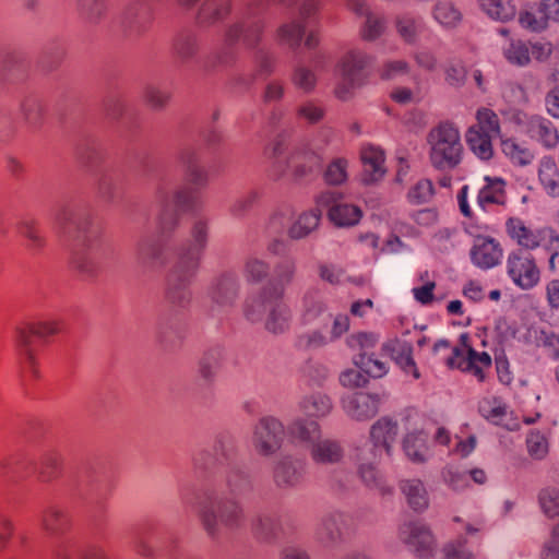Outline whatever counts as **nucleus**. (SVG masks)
<instances>
[{
    "label": "nucleus",
    "instance_id": "1",
    "mask_svg": "<svg viewBox=\"0 0 559 559\" xmlns=\"http://www.w3.org/2000/svg\"><path fill=\"white\" fill-rule=\"evenodd\" d=\"M192 464L197 471L216 474L198 500V516L206 535L218 542L224 531L243 530L247 515L239 498L253 491L254 480L239 457L236 439L227 432L217 435L212 450L193 453Z\"/></svg>",
    "mask_w": 559,
    "mask_h": 559
},
{
    "label": "nucleus",
    "instance_id": "2",
    "mask_svg": "<svg viewBox=\"0 0 559 559\" xmlns=\"http://www.w3.org/2000/svg\"><path fill=\"white\" fill-rule=\"evenodd\" d=\"M270 3L271 0H252L237 8L233 21L224 31L223 41L217 43L201 61L206 75H216L234 68L239 60L240 48L253 52L255 73L237 75L235 85L249 88L257 78L266 79L274 72V57L260 47L267 27Z\"/></svg>",
    "mask_w": 559,
    "mask_h": 559
},
{
    "label": "nucleus",
    "instance_id": "3",
    "mask_svg": "<svg viewBox=\"0 0 559 559\" xmlns=\"http://www.w3.org/2000/svg\"><path fill=\"white\" fill-rule=\"evenodd\" d=\"M177 159L185 168L188 181L193 188L177 189L173 195L169 190L175 182L170 165L153 160L143 166L144 176L155 185L156 199L160 210L157 217L158 234L168 242L169 237L179 226L180 213H194L199 209L195 190L209 182V171L201 164L200 148L191 143H183L177 151Z\"/></svg>",
    "mask_w": 559,
    "mask_h": 559
},
{
    "label": "nucleus",
    "instance_id": "4",
    "mask_svg": "<svg viewBox=\"0 0 559 559\" xmlns=\"http://www.w3.org/2000/svg\"><path fill=\"white\" fill-rule=\"evenodd\" d=\"M61 233L72 241V266L86 280L98 276L108 257L102 242V228L93 221L90 207L82 201L62 204L55 215Z\"/></svg>",
    "mask_w": 559,
    "mask_h": 559
},
{
    "label": "nucleus",
    "instance_id": "5",
    "mask_svg": "<svg viewBox=\"0 0 559 559\" xmlns=\"http://www.w3.org/2000/svg\"><path fill=\"white\" fill-rule=\"evenodd\" d=\"M430 162L438 170L454 169L462 160L463 145L459 129L450 121L432 128L427 136Z\"/></svg>",
    "mask_w": 559,
    "mask_h": 559
},
{
    "label": "nucleus",
    "instance_id": "6",
    "mask_svg": "<svg viewBox=\"0 0 559 559\" xmlns=\"http://www.w3.org/2000/svg\"><path fill=\"white\" fill-rule=\"evenodd\" d=\"M60 331V326L55 321L38 322L36 324H25L15 329V345L21 365V379L23 385L38 377L36 368L34 345L37 340H45Z\"/></svg>",
    "mask_w": 559,
    "mask_h": 559
},
{
    "label": "nucleus",
    "instance_id": "7",
    "mask_svg": "<svg viewBox=\"0 0 559 559\" xmlns=\"http://www.w3.org/2000/svg\"><path fill=\"white\" fill-rule=\"evenodd\" d=\"M281 5L289 10H298L301 21L292 20L282 24L277 28V39L280 44L288 46L293 51H297L302 38L306 35L307 27L319 24V11L322 0H276Z\"/></svg>",
    "mask_w": 559,
    "mask_h": 559
},
{
    "label": "nucleus",
    "instance_id": "8",
    "mask_svg": "<svg viewBox=\"0 0 559 559\" xmlns=\"http://www.w3.org/2000/svg\"><path fill=\"white\" fill-rule=\"evenodd\" d=\"M267 154L274 159V165L281 174L292 170L297 181L311 180L322 169L323 159L318 153L300 148L286 156L283 141L280 139L273 143L271 152Z\"/></svg>",
    "mask_w": 559,
    "mask_h": 559
},
{
    "label": "nucleus",
    "instance_id": "9",
    "mask_svg": "<svg viewBox=\"0 0 559 559\" xmlns=\"http://www.w3.org/2000/svg\"><path fill=\"white\" fill-rule=\"evenodd\" d=\"M372 63V57L358 48L346 51L336 64L340 83L335 88L337 98L346 100L352 91L361 86Z\"/></svg>",
    "mask_w": 559,
    "mask_h": 559
},
{
    "label": "nucleus",
    "instance_id": "10",
    "mask_svg": "<svg viewBox=\"0 0 559 559\" xmlns=\"http://www.w3.org/2000/svg\"><path fill=\"white\" fill-rule=\"evenodd\" d=\"M68 487L73 495L85 501L92 512L102 513L105 510L110 488L92 467L85 466L72 474L68 479Z\"/></svg>",
    "mask_w": 559,
    "mask_h": 559
},
{
    "label": "nucleus",
    "instance_id": "11",
    "mask_svg": "<svg viewBox=\"0 0 559 559\" xmlns=\"http://www.w3.org/2000/svg\"><path fill=\"white\" fill-rule=\"evenodd\" d=\"M198 267L175 260L166 278L165 299L177 311L186 310L192 301L190 285Z\"/></svg>",
    "mask_w": 559,
    "mask_h": 559
},
{
    "label": "nucleus",
    "instance_id": "12",
    "mask_svg": "<svg viewBox=\"0 0 559 559\" xmlns=\"http://www.w3.org/2000/svg\"><path fill=\"white\" fill-rule=\"evenodd\" d=\"M240 289L241 282L236 271L226 270L214 276L207 287V297L212 302L211 316L216 317L222 310L233 308Z\"/></svg>",
    "mask_w": 559,
    "mask_h": 559
},
{
    "label": "nucleus",
    "instance_id": "13",
    "mask_svg": "<svg viewBox=\"0 0 559 559\" xmlns=\"http://www.w3.org/2000/svg\"><path fill=\"white\" fill-rule=\"evenodd\" d=\"M135 261L145 272L164 269L168 263V242L163 237L143 234L135 246Z\"/></svg>",
    "mask_w": 559,
    "mask_h": 559
},
{
    "label": "nucleus",
    "instance_id": "14",
    "mask_svg": "<svg viewBox=\"0 0 559 559\" xmlns=\"http://www.w3.org/2000/svg\"><path fill=\"white\" fill-rule=\"evenodd\" d=\"M284 438V425L273 416H264L253 428L252 445L258 454L271 456L280 451Z\"/></svg>",
    "mask_w": 559,
    "mask_h": 559
},
{
    "label": "nucleus",
    "instance_id": "15",
    "mask_svg": "<svg viewBox=\"0 0 559 559\" xmlns=\"http://www.w3.org/2000/svg\"><path fill=\"white\" fill-rule=\"evenodd\" d=\"M210 237V221L204 216H195L191 228L190 239L176 251V259L199 269Z\"/></svg>",
    "mask_w": 559,
    "mask_h": 559
},
{
    "label": "nucleus",
    "instance_id": "16",
    "mask_svg": "<svg viewBox=\"0 0 559 559\" xmlns=\"http://www.w3.org/2000/svg\"><path fill=\"white\" fill-rule=\"evenodd\" d=\"M308 463L305 459L295 455H284L273 466L272 479L280 490L299 488L306 479Z\"/></svg>",
    "mask_w": 559,
    "mask_h": 559
},
{
    "label": "nucleus",
    "instance_id": "17",
    "mask_svg": "<svg viewBox=\"0 0 559 559\" xmlns=\"http://www.w3.org/2000/svg\"><path fill=\"white\" fill-rule=\"evenodd\" d=\"M397 433V421L383 416L370 427L369 441L358 448L367 450L373 457H382L383 454L391 457Z\"/></svg>",
    "mask_w": 559,
    "mask_h": 559
},
{
    "label": "nucleus",
    "instance_id": "18",
    "mask_svg": "<svg viewBox=\"0 0 559 559\" xmlns=\"http://www.w3.org/2000/svg\"><path fill=\"white\" fill-rule=\"evenodd\" d=\"M507 271L512 282L522 289H531L539 282V270L528 251L516 249L509 253Z\"/></svg>",
    "mask_w": 559,
    "mask_h": 559
},
{
    "label": "nucleus",
    "instance_id": "19",
    "mask_svg": "<svg viewBox=\"0 0 559 559\" xmlns=\"http://www.w3.org/2000/svg\"><path fill=\"white\" fill-rule=\"evenodd\" d=\"M348 516L338 510L325 512L319 520L314 538L324 548H336L345 542Z\"/></svg>",
    "mask_w": 559,
    "mask_h": 559
},
{
    "label": "nucleus",
    "instance_id": "20",
    "mask_svg": "<svg viewBox=\"0 0 559 559\" xmlns=\"http://www.w3.org/2000/svg\"><path fill=\"white\" fill-rule=\"evenodd\" d=\"M399 537L418 558L432 557L436 548L435 538L429 527L420 521L403 523L399 528Z\"/></svg>",
    "mask_w": 559,
    "mask_h": 559
},
{
    "label": "nucleus",
    "instance_id": "21",
    "mask_svg": "<svg viewBox=\"0 0 559 559\" xmlns=\"http://www.w3.org/2000/svg\"><path fill=\"white\" fill-rule=\"evenodd\" d=\"M212 47L201 58L199 57L201 50L200 36L192 29H181L177 32L169 46L171 57L181 66H188L191 63H198L199 68L204 74V70L201 68L202 59L213 49Z\"/></svg>",
    "mask_w": 559,
    "mask_h": 559
},
{
    "label": "nucleus",
    "instance_id": "22",
    "mask_svg": "<svg viewBox=\"0 0 559 559\" xmlns=\"http://www.w3.org/2000/svg\"><path fill=\"white\" fill-rule=\"evenodd\" d=\"M341 194L334 191H324L317 197L318 206L329 207V218L337 227H350L359 223L362 212L359 206L347 203H337Z\"/></svg>",
    "mask_w": 559,
    "mask_h": 559
},
{
    "label": "nucleus",
    "instance_id": "23",
    "mask_svg": "<svg viewBox=\"0 0 559 559\" xmlns=\"http://www.w3.org/2000/svg\"><path fill=\"white\" fill-rule=\"evenodd\" d=\"M354 459L357 463V474L366 487L377 490L382 496L392 493V487L385 483L377 467L382 457H373L367 450L356 448Z\"/></svg>",
    "mask_w": 559,
    "mask_h": 559
},
{
    "label": "nucleus",
    "instance_id": "24",
    "mask_svg": "<svg viewBox=\"0 0 559 559\" xmlns=\"http://www.w3.org/2000/svg\"><path fill=\"white\" fill-rule=\"evenodd\" d=\"M503 249L500 242L484 235H477L474 238L469 249V259L473 265L481 270H489L502 262Z\"/></svg>",
    "mask_w": 559,
    "mask_h": 559
},
{
    "label": "nucleus",
    "instance_id": "25",
    "mask_svg": "<svg viewBox=\"0 0 559 559\" xmlns=\"http://www.w3.org/2000/svg\"><path fill=\"white\" fill-rule=\"evenodd\" d=\"M341 403L349 418L356 421H367L379 413L380 397L378 394L356 392L343 396Z\"/></svg>",
    "mask_w": 559,
    "mask_h": 559
},
{
    "label": "nucleus",
    "instance_id": "26",
    "mask_svg": "<svg viewBox=\"0 0 559 559\" xmlns=\"http://www.w3.org/2000/svg\"><path fill=\"white\" fill-rule=\"evenodd\" d=\"M347 7L358 17L365 20L360 27V34L365 40H376L384 33L385 19L373 12L365 0H347Z\"/></svg>",
    "mask_w": 559,
    "mask_h": 559
},
{
    "label": "nucleus",
    "instance_id": "27",
    "mask_svg": "<svg viewBox=\"0 0 559 559\" xmlns=\"http://www.w3.org/2000/svg\"><path fill=\"white\" fill-rule=\"evenodd\" d=\"M156 338L166 349L176 348L186 336V323L178 314L163 316L156 323Z\"/></svg>",
    "mask_w": 559,
    "mask_h": 559
},
{
    "label": "nucleus",
    "instance_id": "28",
    "mask_svg": "<svg viewBox=\"0 0 559 559\" xmlns=\"http://www.w3.org/2000/svg\"><path fill=\"white\" fill-rule=\"evenodd\" d=\"M526 135L542 144L545 148H554L559 143V133L555 124L547 118L533 115L524 122Z\"/></svg>",
    "mask_w": 559,
    "mask_h": 559
},
{
    "label": "nucleus",
    "instance_id": "29",
    "mask_svg": "<svg viewBox=\"0 0 559 559\" xmlns=\"http://www.w3.org/2000/svg\"><path fill=\"white\" fill-rule=\"evenodd\" d=\"M296 270V259L289 255L283 257L274 265L273 277L264 285L265 293L282 298L286 286L293 282Z\"/></svg>",
    "mask_w": 559,
    "mask_h": 559
},
{
    "label": "nucleus",
    "instance_id": "30",
    "mask_svg": "<svg viewBox=\"0 0 559 559\" xmlns=\"http://www.w3.org/2000/svg\"><path fill=\"white\" fill-rule=\"evenodd\" d=\"M382 349L405 373H411L415 379H419L420 374L413 358L412 343L405 340L394 338L385 342L382 345Z\"/></svg>",
    "mask_w": 559,
    "mask_h": 559
},
{
    "label": "nucleus",
    "instance_id": "31",
    "mask_svg": "<svg viewBox=\"0 0 559 559\" xmlns=\"http://www.w3.org/2000/svg\"><path fill=\"white\" fill-rule=\"evenodd\" d=\"M250 528L258 540L274 544L278 539L281 524L276 514L269 510H262L251 519Z\"/></svg>",
    "mask_w": 559,
    "mask_h": 559
},
{
    "label": "nucleus",
    "instance_id": "32",
    "mask_svg": "<svg viewBox=\"0 0 559 559\" xmlns=\"http://www.w3.org/2000/svg\"><path fill=\"white\" fill-rule=\"evenodd\" d=\"M287 432L293 442L308 450L322 436L319 423L310 418H296L288 425Z\"/></svg>",
    "mask_w": 559,
    "mask_h": 559
},
{
    "label": "nucleus",
    "instance_id": "33",
    "mask_svg": "<svg viewBox=\"0 0 559 559\" xmlns=\"http://www.w3.org/2000/svg\"><path fill=\"white\" fill-rule=\"evenodd\" d=\"M225 348L221 344L207 347L198 361V376L205 383L214 382L224 359Z\"/></svg>",
    "mask_w": 559,
    "mask_h": 559
},
{
    "label": "nucleus",
    "instance_id": "34",
    "mask_svg": "<svg viewBox=\"0 0 559 559\" xmlns=\"http://www.w3.org/2000/svg\"><path fill=\"white\" fill-rule=\"evenodd\" d=\"M543 16L537 19L535 14L524 11L519 15L522 27L532 32H540L547 26V20L559 22V0H539Z\"/></svg>",
    "mask_w": 559,
    "mask_h": 559
},
{
    "label": "nucleus",
    "instance_id": "35",
    "mask_svg": "<svg viewBox=\"0 0 559 559\" xmlns=\"http://www.w3.org/2000/svg\"><path fill=\"white\" fill-rule=\"evenodd\" d=\"M51 559H107L105 550L96 545L80 549L70 542H59L51 545Z\"/></svg>",
    "mask_w": 559,
    "mask_h": 559
},
{
    "label": "nucleus",
    "instance_id": "36",
    "mask_svg": "<svg viewBox=\"0 0 559 559\" xmlns=\"http://www.w3.org/2000/svg\"><path fill=\"white\" fill-rule=\"evenodd\" d=\"M506 230L510 238L523 250H534L539 247L542 238L540 230H533L525 226L524 222L519 217H510L506 223Z\"/></svg>",
    "mask_w": 559,
    "mask_h": 559
},
{
    "label": "nucleus",
    "instance_id": "37",
    "mask_svg": "<svg viewBox=\"0 0 559 559\" xmlns=\"http://www.w3.org/2000/svg\"><path fill=\"white\" fill-rule=\"evenodd\" d=\"M361 162L364 164L361 180L365 185H371L382 179L385 174L383 167L384 153L382 150L374 146L362 148Z\"/></svg>",
    "mask_w": 559,
    "mask_h": 559
},
{
    "label": "nucleus",
    "instance_id": "38",
    "mask_svg": "<svg viewBox=\"0 0 559 559\" xmlns=\"http://www.w3.org/2000/svg\"><path fill=\"white\" fill-rule=\"evenodd\" d=\"M39 521L43 530L50 537H59L64 534L70 526L68 513L58 506H47L43 509Z\"/></svg>",
    "mask_w": 559,
    "mask_h": 559
},
{
    "label": "nucleus",
    "instance_id": "39",
    "mask_svg": "<svg viewBox=\"0 0 559 559\" xmlns=\"http://www.w3.org/2000/svg\"><path fill=\"white\" fill-rule=\"evenodd\" d=\"M75 154L80 164L91 173H94L105 158L100 143L91 136L80 140Z\"/></svg>",
    "mask_w": 559,
    "mask_h": 559
},
{
    "label": "nucleus",
    "instance_id": "40",
    "mask_svg": "<svg viewBox=\"0 0 559 559\" xmlns=\"http://www.w3.org/2000/svg\"><path fill=\"white\" fill-rule=\"evenodd\" d=\"M311 460L317 464H336L342 461L344 450L338 441L322 439V436L309 449Z\"/></svg>",
    "mask_w": 559,
    "mask_h": 559
},
{
    "label": "nucleus",
    "instance_id": "41",
    "mask_svg": "<svg viewBox=\"0 0 559 559\" xmlns=\"http://www.w3.org/2000/svg\"><path fill=\"white\" fill-rule=\"evenodd\" d=\"M274 299H282L278 296L265 293V286H263L258 295L248 297L243 304V316L247 321L251 323L261 322L264 318L271 304Z\"/></svg>",
    "mask_w": 559,
    "mask_h": 559
},
{
    "label": "nucleus",
    "instance_id": "42",
    "mask_svg": "<svg viewBox=\"0 0 559 559\" xmlns=\"http://www.w3.org/2000/svg\"><path fill=\"white\" fill-rule=\"evenodd\" d=\"M290 319L288 306L282 299H274L265 317V330L275 335L283 334L289 329Z\"/></svg>",
    "mask_w": 559,
    "mask_h": 559
},
{
    "label": "nucleus",
    "instance_id": "43",
    "mask_svg": "<svg viewBox=\"0 0 559 559\" xmlns=\"http://www.w3.org/2000/svg\"><path fill=\"white\" fill-rule=\"evenodd\" d=\"M428 435L423 430L408 432L403 438L402 448L413 463L421 464L428 460Z\"/></svg>",
    "mask_w": 559,
    "mask_h": 559
},
{
    "label": "nucleus",
    "instance_id": "44",
    "mask_svg": "<svg viewBox=\"0 0 559 559\" xmlns=\"http://www.w3.org/2000/svg\"><path fill=\"white\" fill-rule=\"evenodd\" d=\"M322 206H318L301 213L288 229V236L293 240H300L310 236L318 227L322 216Z\"/></svg>",
    "mask_w": 559,
    "mask_h": 559
},
{
    "label": "nucleus",
    "instance_id": "45",
    "mask_svg": "<svg viewBox=\"0 0 559 559\" xmlns=\"http://www.w3.org/2000/svg\"><path fill=\"white\" fill-rule=\"evenodd\" d=\"M16 230L25 239V247L34 252H39L46 243V239L39 229V222L32 216H24L16 223Z\"/></svg>",
    "mask_w": 559,
    "mask_h": 559
},
{
    "label": "nucleus",
    "instance_id": "46",
    "mask_svg": "<svg viewBox=\"0 0 559 559\" xmlns=\"http://www.w3.org/2000/svg\"><path fill=\"white\" fill-rule=\"evenodd\" d=\"M400 489L407 504L415 512H423L429 506V497L424 483L419 479H405L400 483Z\"/></svg>",
    "mask_w": 559,
    "mask_h": 559
},
{
    "label": "nucleus",
    "instance_id": "47",
    "mask_svg": "<svg viewBox=\"0 0 559 559\" xmlns=\"http://www.w3.org/2000/svg\"><path fill=\"white\" fill-rule=\"evenodd\" d=\"M538 179L549 197H559V168L554 157L544 156L539 160Z\"/></svg>",
    "mask_w": 559,
    "mask_h": 559
},
{
    "label": "nucleus",
    "instance_id": "48",
    "mask_svg": "<svg viewBox=\"0 0 559 559\" xmlns=\"http://www.w3.org/2000/svg\"><path fill=\"white\" fill-rule=\"evenodd\" d=\"M304 324H311L319 318L323 317L322 322L324 326L332 320V314L328 313V308L323 299L316 293H307L304 297Z\"/></svg>",
    "mask_w": 559,
    "mask_h": 559
},
{
    "label": "nucleus",
    "instance_id": "49",
    "mask_svg": "<svg viewBox=\"0 0 559 559\" xmlns=\"http://www.w3.org/2000/svg\"><path fill=\"white\" fill-rule=\"evenodd\" d=\"M124 176L120 173L104 174L97 183L98 197L107 203H114L122 195Z\"/></svg>",
    "mask_w": 559,
    "mask_h": 559
},
{
    "label": "nucleus",
    "instance_id": "50",
    "mask_svg": "<svg viewBox=\"0 0 559 559\" xmlns=\"http://www.w3.org/2000/svg\"><path fill=\"white\" fill-rule=\"evenodd\" d=\"M300 408L309 417L321 418L331 413L333 403L330 396L318 392L305 396L300 402Z\"/></svg>",
    "mask_w": 559,
    "mask_h": 559
},
{
    "label": "nucleus",
    "instance_id": "51",
    "mask_svg": "<svg viewBox=\"0 0 559 559\" xmlns=\"http://www.w3.org/2000/svg\"><path fill=\"white\" fill-rule=\"evenodd\" d=\"M466 142L471 151L480 159L488 160L492 157L489 134L481 132L476 127H471L466 132Z\"/></svg>",
    "mask_w": 559,
    "mask_h": 559
},
{
    "label": "nucleus",
    "instance_id": "52",
    "mask_svg": "<svg viewBox=\"0 0 559 559\" xmlns=\"http://www.w3.org/2000/svg\"><path fill=\"white\" fill-rule=\"evenodd\" d=\"M78 11L90 25L99 24L107 15V0H76Z\"/></svg>",
    "mask_w": 559,
    "mask_h": 559
},
{
    "label": "nucleus",
    "instance_id": "53",
    "mask_svg": "<svg viewBox=\"0 0 559 559\" xmlns=\"http://www.w3.org/2000/svg\"><path fill=\"white\" fill-rule=\"evenodd\" d=\"M104 114L114 121H122L129 123L132 120V115L129 114L127 105L122 97L118 94L107 95L102 104Z\"/></svg>",
    "mask_w": 559,
    "mask_h": 559
},
{
    "label": "nucleus",
    "instance_id": "54",
    "mask_svg": "<svg viewBox=\"0 0 559 559\" xmlns=\"http://www.w3.org/2000/svg\"><path fill=\"white\" fill-rule=\"evenodd\" d=\"M491 357L487 352H477L473 347H468V355L463 360L465 367H462L463 370L473 373L478 381L485 380L484 368L491 367Z\"/></svg>",
    "mask_w": 559,
    "mask_h": 559
},
{
    "label": "nucleus",
    "instance_id": "55",
    "mask_svg": "<svg viewBox=\"0 0 559 559\" xmlns=\"http://www.w3.org/2000/svg\"><path fill=\"white\" fill-rule=\"evenodd\" d=\"M354 365L369 378H381L388 372L386 364L374 357L373 353L356 354L353 357Z\"/></svg>",
    "mask_w": 559,
    "mask_h": 559
},
{
    "label": "nucleus",
    "instance_id": "56",
    "mask_svg": "<svg viewBox=\"0 0 559 559\" xmlns=\"http://www.w3.org/2000/svg\"><path fill=\"white\" fill-rule=\"evenodd\" d=\"M481 9L493 20L507 22L514 17L515 7L510 0H479Z\"/></svg>",
    "mask_w": 559,
    "mask_h": 559
},
{
    "label": "nucleus",
    "instance_id": "57",
    "mask_svg": "<svg viewBox=\"0 0 559 559\" xmlns=\"http://www.w3.org/2000/svg\"><path fill=\"white\" fill-rule=\"evenodd\" d=\"M485 179L488 183L480 189L477 197L478 205L484 210L488 204H501V197L504 193L502 188L504 182L502 179H491L490 177H486Z\"/></svg>",
    "mask_w": 559,
    "mask_h": 559
},
{
    "label": "nucleus",
    "instance_id": "58",
    "mask_svg": "<svg viewBox=\"0 0 559 559\" xmlns=\"http://www.w3.org/2000/svg\"><path fill=\"white\" fill-rule=\"evenodd\" d=\"M441 478L444 485L455 492H461L469 486L467 471L455 465H447L441 471Z\"/></svg>",
    "mask_w": 559,
    "mask_h": 559
},
{
    "label": "nucleus",
    "instance_id": "59",
    "mask_svg": "<svg viewBox=\"0 0 559 559\" xmlns=\"http://www.w3.org/2000/svg\"><path fill=\"white\" fill-rule=\"evenodd\" d=\"M396 29L407 44H414L423 29V21L419 16L403 14L396 19Z\"/></svg>",
    "mask_w": 559,
    "mask_h": 559
},
{
    "label": "nucleus",
    "instance_id": "60",
    "mask_svg": "<svg viewBox=\"0 0 559 559\" xmlns=\"http://www.w3.org/2000/svg\"><path fill=\"white\" fill-rule=\"evenodd\" d=\"M324 324L320 329L298 335L296 338V347L301 350L317 349L332 343L329 333L324 332Z\"/></svg>",
    "mask_w": 559,
    "mask_h": 559
},
{
    "label": "nucleus",
    "instance_id": "61",
    "mask_svg": "<svg viewBox=\"0 0 559 559\" xmlns=\"http://www.w3.org/2000/svg\"><path fill=\"white\" fill-rule=\"evenodd\" d=\"M501 150L503 154L510 158L513 164L526 166L534 159V154L527 147L521 146L513 139L501 141Z\"/></svg>",
    "mask_w": 559,
    "mask_h": 559
},
{
    "label": "nucleus",
    "instance_id": "62",
    "mask_svg": "<svg viewBox=\"0 0 559 559\" xmlns=\"http://www.w3.org/2000/svg\"><path fill=\"white\" fill-rule=\"evenodd\" d=\"M61 467V456L55 450L45 452L41 456L39 477L43 481H49L58 477Z\"/></svg>",
    "mask_w": 559,
    "mask_h": 559
},
{
    "label": "nucleus",
    "instance_id": "63",
    "mask_svg": "<svg viewBox=\"0 0 559 559\" xmlns=\"http://www.w3.org/2000/svg\"><path fill=\"white\" fill-rule=\"evenodd\" d=\"M290 80L304 93H311L317 85L316 73L304 64L294 67Z\"/></svg>",
    "mask_w": 559,
    "mask_h": 559
},
{
    "label": "nucleus",
    "instance_id": "64",
    "mask_svg": "<svg viewBox=\"0 0 559 559\" xmlns=\"http://www.w3.org/2000/svg\"><path fill=\"white\" fill-rule=\"evenodd\" d=\"M539 506L548 518L559 515V490L547 487L540 490L538 495Z\"/></svg>",
    "mask_w": 559,
    "mask_h": 559
}]
</instances>
